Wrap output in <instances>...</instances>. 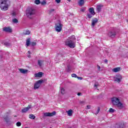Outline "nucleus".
Segmentation results:
<instances>
[{"mask_svg":"<svg viewBox=\"0 0 128 128\" xmlns=\"http://www.w3.org/2000/svg\"><path fill=\"white\" fill-rule=\"evenodd\" d=\"M18 70L21 72V74H28V70L24 68H19Z\"/></svg>","mask_w":128,"mask_h":128,"instance_id":"ddd939ff","label":"nucleus"},{"mask_svg":"<svg viewBox=\"0 0 128 128\" xmlns=\"http://www.w3.org/2000/svg\"><path fill=\"white\" fill-rule=\"evenodd\" d=\"M28 58H30V56H28Z\"/></svg>","mask_w":128,"mask_h":128,"instance_id":"603ef678","label":"nucleus"},{"mask_svg":"<svg viewBox=\"0 0 128 128\" xmlns=\"http://www.w3.org/2000/svg\"><path fill=\"white\" fill-rule=\"evenodd\" d=\"M109 112H114V109L110 108L109 110Z\"/></svg>","mask_w":128,"mask_h":128,"instance_id":"7c9ffc66","label":"nucleus"},{"mask_svg":"<svg viewBox=\"0 0 128 128\" xmlns=\"http://www.w3.org/2000/svg\"><path fill=\"white\" fill-rule=\"evenodd\" d=\"M4 120L5 122L8 124V126H10V118L8 117V115H6V116H4Z\"/></svg>","mask_w":128,"mask_h":128,"instance_id":"f8f14e48","label":"nucleus"},{"mask_svg":"<svg viewBox=\"0 0 128 128\" xmlns=\"http://www.w3.org/2000/svg\"><path fill=\"white\" fill-rule=\"evenodd\" d=\"M102 6H103L100 4L96 6V8L97 12H102Z\"/></svg>","mask_w":128,"mask_h":128,"instance_id":"4468645a","label":"nucleus"},{"mask_svg":"<svg viewBox=\"0 0 128 128\" xmlns=\"http://www.w3.org/2000/svg\"><path fill=\"white\" fill-rule=\"evenodd\" d=\"M100 108H98L96 114H98V112H100Z\"/></svg>","mask_w":128,"mask_h":128,"instance_id":"37998d69","label":"nucleus"},{"mask_svg":"<svg viewBox=\"0 0 128 128\" xmlns=\"http://www.w3.org/2000/svg\"><path fill=\"white\" fill-rule=\"evenodd\" d=\"M12 22H14V24H18V20L16 18H14L12 20Z\"/></svg>","mask_w":128,"mask_h":128,"instance_id":"cd10ccee","label":"nucleus"},{"mask_svg":"<svg viewBox=\"0 0 128 128\" xmlns=\"http://www.w3.org/2000/svg\"><path fill=\"white\" fill-rule=\"evenodd\" d=\"M94 86H95L96 88L98 87V85L96 84H94Z\"/></svg>","mask_w":128,"mask_h":128,"instance_id":"09e8293b","label":"nucleus"},{"mask_svg":"<svg viewBox=\"0 0 128 128\" xmlns=\"http://www.w3.org/2000/svg\"><path fill=\"white\" fill-rule=\"evenodd\" d=\"M10 4L8 0H0V8L2 10H8V4Z\"/></svg>","mask_w":128,"mask_h":128,"instance_id":"7ed1b4c3","label":"nucleus"},{"mask_svg":"<svg viewBox=\"0 0 128 128\" xmlns=\"http://www.w3.org/2000/svg\"><path fill=\"white\" fill-rule=\"evenodd\" d=\"M44 82V80H40L36 82V83L34 85V90H36V88H40V86L41 84Z\"/></svg>","mask_w":128,"mask_h":128,"instance_id":"423d86ee","label":"nucleus"},{"mask_svg":"<svg viewBox=\"0 0 128 128\" xmlns=\"http://www.w3.org/2000/svg\"><path fill=\"white\" fill-rule=\"evenodd\" d=\"M114 81L117 82H122L121 77H120V78H116Z\"/></svg>","mask_w":128,"mask_h":128,"instance_id":"5701e85b","label":"nucleus"},{"mask_svg":"<svg viewBox=\"0 0 128 128\" xmlns=\"http://www.w3.org/2000/svg\"><path fill=\"white\" fill-rule=\"evenodd\" d=\"M98 20L97 18H94L92 21V26L94 28L96 24H98Z\"/></svg>","mask_w":128,"mask_h":128,"instance_id":"9b49d317","label":"nucleus"},{"mask_svg":"<svg viewBox=\"0 0 128 128\" xmlns=\"http://www.w3.org/2000/svg\"><path fill=\"white\" fill-rule=\"evenodd\" d=\"M30 118H32V120H34L36 118V116L32 114L30 115Z\"/></svg>","mask_w":128,"mask_h":128,"instance_id":"bb28decb","label":"nucleus"},{"mask_svg":"<svg viewBox=\"0 0 128 128\" xmlns=\"http://www.w3.org/2000/svg\"><path fill=\"white\" fill-rule=\"evenodd\" d=\"M30 108H32L31 104H30L28 106V107L24 108L22 109V114H25L26 112H28Z\"/></svg>","mask_w":128,"mask_h":128,"instance_id":"6e6552de","label":"nucleus"},{"mask_svg":"<svg viewBox=\"0 0 128 128\" xmlns=\"http://www.w3.org/2000/svg\"><path fill=\"white\" fill-rule=\"evenodd\" d=\"M77 78L80 80H82V78L80 76H77Z\"/></svg>","mask_w":128,"mask_h":128,"instance_id":"79ce46f5","label":"nucleus"},{"mask_svg":"<svg viewBox=\"0 0 128 128\" xmlns=\"http://www.w3.org/2000/svg\"><path fill=\"white\" fill-rule=\"evenodd\" d=\"M42 6H44L45 4H46V1H42V2H40Z\"/></svg>","mask_w":128,"mask_h":128,"instance_id":"f704fd0d","label":"nucleus"},{"mask_svg":"<svg viewBox=\"0 0 128 128\" xmlns=\"http://www.w3.org/2000/svg\"><path fill=\"white\" fill-rule=\"evenodd\" d=\"M63 56H64V55L62 54H58L56 58H63Z\"/></svg>","mask_w":128,"mask_h":128,"instance_id":"c756f323","label":"nucleus"},{"mask_svg":"<svg viewBox=\"0 0 128 128\" xmlns=\"http://www.w3.org/2000/svg\"><path fill=\"white\" fill-rule=\"evenodd\" d=\"M3 32H12V29L10 28V27H4L3 28Z\"/></svg>","mask_w":128,"mask_h":128,"instance_id":"1a4fd4ad","label":"nucleus"},{"mask_svg":"<svg viewBox=\"0 0 128 128\" xmlns=\"http://www.w3.org/2000/svg\"><path fill=\"white\" fill-rule=\"evenodd\" d=\"M30 34V32L29 30H26V32L24 33V34L25 36H26V35H28V34Z\"/></svg>","mask_w":128,"mask_h":128,"instance_id":"473e14b6","label":"nucleus"},{"mask_svg":"<svg viewBox=\"0 0 128 128\" xmlns=\"http://www.w3.org/2000/svg\"><path fill=\"white\" fill-rule=\"evenodd\" d=\"M120 77H121V80H122V77L120 74H117L116 78H120Z\"/></svg>","mask_w":128,"mask_h":128,"instance_id":"e433bc0d","label":"nucleus"},{"mask_svg":"<svg viewBox=\"0 0 128 128\" xmlns=\"http://www.w3.org/2000/svg\"><path fill=\"white\" fill-rule=\"evenodd\" d=\"M15 116V117H16V116Z\"/></svg>","mask_w":128,"mask_h":128,"instance_id":"5fc2aeb1","label":"nucleus"},{"mask_svg":"<svg viewBox=\"0 0 128 128\" xmlns=\"http://www.w3.org/2000/svg\"><path fill=\"white\" fill-rule=\"evenodd\" d=\"M28 53L29 54H31L30 51H28Z\"/></svg>","mask_w":128,"mask_h":128,"instance_id":"3c124183","label":"nucleus"},{"mask_svg":"<svg viewBox=\"0 0 128 128\" xmlns=\"http://www.w3.org/2000/svg\"><path fill=\"white\" fill-rule=\"evenodd\" d=\"M120 68H121L120 67L114 68L112 70V72H120Z\"/></svg>","mask_w":128,"mask_h":128,"instance_id":"f3484780","label":"nucleus"},{"mask_svg":"<svg viewBox=\"0 0 128 128\" xmlns=\"http://www.w3.org/2000/svg\"><path fill=\"white\" fill-rule=\"evenodd\" d=\"M112 103L114 106H116L118 110L124 108V104L120 101V99L116 97H113L111 98Z\"/></svg>","mask_w":128,"mask_h":128,"instance_id":"f257e3e1","label":"nucleus"},{"mask_svg":"<svg viewBox=\"0 0 128 128\" xmlns=\"http://www.w3.org/2000/svg\"><path fill=\"white\" fill-rule=\"evenodd\" d=\"M78 5L80 6H83L84 4V0H80L78 2Z\"/></svg>","mask_w":128,"mask_h":128,"instance_id":"a211bd4d","label":"nucleus"},{"mask_svg":"<svg viewBox=\"0 0 128 128\" xmlns=\"http://www.w3.org/2000/svg\"><path fill=\"white\" fill-rule=\"evenodd\" d=\"M60 90H61V94H64V89L62 88L60 89Z\"/></svg>","mask_w":128,"mask_h":128,"instance_id":"c9c22d12","label":"nucleus"},{"mask_svg":"<svg viewBox=\"0 0 128 128\" xmlns=\"http://www.w3.org/2000/svg\"><path fill=\"white\" fill-rule=\"evenodd\" d=\"M4 46H10V44L8 42H5L4 43Z\"/></svg>","mask_w":128,"mask_h":128,"instance_id":"2f4dec72","label":"nucleus"},{"mask_svg":"<svg viewBox=\"0 0 128 128\" xmlns=\"http://www.w3.org/2000/svg\"><path fill=\"white\" fill-rule=\"evenodd\" d=\"M54 12H56V10L54 9H50L49 10L50 14H54Z\"/></svg>","mask_w":128,"mask_h":128,"instance_id":"b1692460","label":"nucleus"},{"mask_svg":"<svg viewBox=\"0 0 128 128\" xmlns=\"http://www.w3.org/2000/svg\"><path fill=\"white\" fill-rule=\"evenodd\" d=\"M94 16V14H92L88 13L87 14V18H92V16Z\"/></svg>","mask_w":128,"mask_h":128,"instance_id":"4be33fe9","label":"nucleus"},{"mask_svg":"<svg viewBox=\"0 0 128 128\" xmlns=\"http://www.w3.org/2000/svg\"><path fill=\"white\" fill-rule=\"evenodd\" d=\"M43 62H44V61L42 60H38V64L40 68L42 66Z\"/></svg>","mask_w":128,"mask_h":128,"instance_id":"412c9836","label":"nucleus"},{"mask_svg":"<svg viewBox=\"0 0 128 128\" xmlns=\"http://www.w3.org/2000/svg\"><path fill=\"white\" fill-rule=\"evenodd\" d=\"M12 16H16V12H13L12 14Z\"/></svg>","mask_w":128,"mask_h":128,"instance_id":"49530a36","label":"nucleus"},{"mask_svg":"<svg viewBox=\"0 0 128 128\" xmlns=\"http://www.w3.org/2000/svg\"><path fill=\"white\" fill-rule=\"evenodd\" d=\"M84 9H81L80 12H84Z\"/></svg>","mask_w":128,"mask_h":128,"instance_id":"a18cd8bd","label":"nucleus"},{"mask_svg":"<svg viewBox=\"0 0 128 128\" xmlns=\"http://www.w3.org/2000/svg\"><path fill=\"white\" fill-rule=\"evenodd\" d=\"M104 62H106V63L108 62V60L106 59V60H104Z\"/></svg>","mask_w":128,"mask_h":128,"instance_id":"8fccbe9b","label":"nucleus"},{"mask_svg":"<svg viewBox=\"0 0 128 128\" xmlns=\"http://www.w3.org/2000/svg\"><path fill=\"white\" fill-rule=\"evenodd\" d=\"M66 44L71 48H74L76 47V36L73 35L69 37L68 40L66 42Z\"/></svg>","mask_w":128,"mask_h":128,"instance_id":"f03ea898","label":"nucleus"},{"mask_svg":"<svg viewBox=\"0 0 128 128\" xmlns=\"http://www.w3.org/2000/svg\"><path fill=\"white\" fill-rule=\"evenodd\" d=\"M42 72H39L34 74L35 78H42Z\"/></svg>","mask_w":128,"mask_h":128,"instance_id":"2eb2a0df","label":"nucleus"},{"mask_svg":"<svg viewBox=\"0 0 128 128\" xmlns=\"http://www.w3.org/2000/svg\"><path fill=\"white\" fill-rule=\"evenodd\" d=\"M68 2H70V0H68Z\"/></svg>","mask_w":128,"mask_h":128,"instance_id":"864d4df0","label":"nucleus"},{"mask_svg":"<svg viewBox=\"0 0 128 128\" xmlns=\"http://www.w3.org/2000/svg\"><path fill=\"white\" fill-rule=\"evenodd\" d=\"M72 78H78V76H76L75 74H72Z\"/></svg>","mask_w":128,"mask_h":128,"instance_id":"4c0bfd02","label":"nucleus"},{"mask_svg":"<svg viewBox=\"0 0 128 128\" xmlns=\"http://www.w3.org/2000/svg\"><path fill=\"white\" fill-rule=\"evenodd\" d=\"M62 23L60 22H58L56 23L55 24V30L58 32H62Z\"/></svg>","mask_w":128,"mask_h":128,"instance_id":"39448f33","label":"nucleus"},{"mask_svg":"<svg viewBox=\"0 0 128 128\" xmlns=\"http://www.w3.org/2000/svg\"><path fill=\"white\" fill-rule=\"evenodd\" d=\"M30 46H36V42H30Z\"/></svg>","mask_w":128,"mask_h":128,"instance_id":"393cba45","label":"nucleus"},{"mask_svg":"<svg viewBox=\"0 0 128 128\" xmlns=\"http://www.w3.org/2000/svg\"><path fill=\"white\" fill-rule=\"evenodd\" d=\"M66 112L68 114V115L69 116H72L73 111L72 110H70L68 111H66Z\"/></svg>","mask_w":128,"mask_h":128,"instance_id":"dca6fc26","label":"nucleus"},{"mask_svg":"<svg viewBox=\"0 0 128 128\" xmlns=\"http://www.w3.org/2000/svg\"><path fill=\"white\" fill-rule=\"evenodd\" d=\"M80 102L81 104H84L85 102L84 101H80Z\"/></svg>","mask_w":128,"mask_h":128,"instance_id":"ea45409f","label":"nucleus"},{"mask_svg":"<svg viewBox=\"0 0 128 128\" xmlns=\"http://www.w3.org/2000/svg\"><path fill=\"white\" fill-rule=\"evenodd\" d=\"M89 12L92 14H96L94 13V8H89Z\"/></svg>","mask_w":128,"mask_h":128,"instance_id":"6ab92c4d","label":"nucleus"},{"mask_svg":"<svg viewBox=\"0 0 128 128\" xmlns=\"http://www.w3.org/2000/svg\"><path fill=\"white\" fill-rule=\"evenodd\" d=\"M56 2L57 4H60V0H56Z\"/></svg>","mask_w":128,"mask_h":128,"instance_id":"a19ab883","label":"nucleus"},{"mask_svg":"<svg viewBox=\"0 0 128 128\" xmlns=\"http://www.w3.org/2000/svg\"><path fill=\"white\" fill-rule=\"evenodd\" d=\"M97 68H98V70H100V66L98 65L97 66Z\"/></svg>","mask_w":128,"mask_h":128,"instance_id":"c03bdc74","label":"nucleus"},{"mask_svg":"<svg viewBox=\"0 0 128 128\" xmlns=\"http://www.w3.org/2000/svg\"><path fill=\"white\" fill-rule=\"evenodd\" d=\"M30 38H28L26 40V45L27 46H30Z\"/></svg>","mask_w":128,"mask_h":128,"instance_id":"aec40b11","label":"nucleus"},{"mask_svg":"<svg viewBox=\"0 0 128 128\" xmlns=\"http://www.w3.org/2000/svg\"><path fill=\"white\" fill-rule=\"evenodd\" d=\"M16 125L17 126H22V123L20 122H17Z\"/></svg>","mask_w":128,"mask_h":128,"instance_id":"72a5a7b5","label":"nucleus"},{"mask_svg":"<svg viewBox=\"0 0 128 128\" xmlns=\"http://www.w3.org/2000/svg\"><path fill=\"white\" fill-rule=\"evenodd\" d=\"M86 110H90V105H88L86 106Z\"/></svg>","mask_w":128,"mask_h":128,"instance_id":"58836bf2","label":"nucleus"},{"mask_svg":"<svg viewBox=\"0 0 128 128\" xmlns=\"http://www.w3.org/2000/svg\"><path fill=\"white\" fill-rule=\"evenodd\" d=\"M78 96H82V93L78 92L77 94Z\"/></svg>","mask_w":128,"mask_h":128,"instance_id":"de8ad7c7","label":"nucleus"},{"mask_svg":"<svg viewBox=\"0 0 128 128\" xmlns=\"http://www.w3.org/2000/svg\"><path fill=\"white\" fill-rule=\"evenodd\" d=\"M36 10L34 8H28L26 10V14L28 18H32L36 16Z\"/></svg>","mask_w":128,"mask_h":128,"instance_id":"20e7f679","label":"nucleus"},{"mask_svg":"<svg viewBox=\"0 0 128 128\" xmlns=\"http://www.w3.org/2000/svg\"><path fill=\"white\" fill-rule=\"evenodd\" d=\"M66 72H72V70L70 69V66H67Z\"/></svg>","mask_w":128,"mask_h":128,"instance_id":"a878e982","label":"nucleus"},{"mask_svg":"<svg viewBox=\"0 0 128 128\" xmlns=\"http://www.w3.org/2000/svg\"><path fill=\"white\" fill-rule=\"evenodd\" d=\"M56 112L54 111L51 113L46 112L44 114V116H56Z\"/></svg>","mask_w":128,"mask_h":128,"instance_id":"9d476101","label":"nucleus"},{"mask_svg":"<svg viewBox=\"0 0 128 128\" xmlns=\"http://www.w3.org/2000/svg\"><path fill=\"white\" fill-rule=\"evenodd\" d=\"M34 2L36 4H40V0H35Z\"/></svg>","mask_w":128,"mask_h":128,"instance_id":"c85d7f7f","label":"nucleus"},{"mask_svg":"<svg viewBox=\"0 0 128 128\" xmlns=\"http://www.w3.org/2000/svg\"><path fill=\"white\" fill-rule=\"evenodd\" d=\"M108 36L109 38H114L116 37V31H110L108 34Z\"/></svg>","mask_w":128,"mask_h":128,"instance_id":"0eeeda50","label":"nucleus"}]
</instances>
